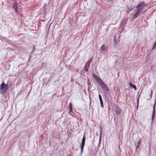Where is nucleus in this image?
<instances>
[{"instance_id":"1","label":"nucleus","mask_w":156,"mask_h":156,"mask_svg":"<svg viewBox=\"0 0 156 156\" xmlns=\"http://www.w3.org/2000/svg\"><path fill=\"white\" fill-rule=\"evenodd\" d=\"M9 88V86L7 84H6L3 81L2 84H1L0 88V93L3 94L6 90Z\"/></svg>"},{"instance_id":"2","label":"nucleus","mask_w":156,"mask_h":156,"mask_svg":"<svg viewBox=\"0 0 156 156\" xmlns=\"http://www.w3.org/2000/svg\"><path fill=\"white\" fill-rule=\"evenodd\" d=\"M98 83L99 84L102 89L104 90H105L106 91L108 90V87L105 84L102 80Z\"/></svg>"},{"instance_id":"3","label":"nucleus","mask_w":156,"mask_h":156,"mask_svg":"<svg viewBox=\"0 0 156 156\" xmlns=\"http://www.w3.org/2000/svg\"><path fill=\"white\" fill-rule=\"evenodd\" d=\"M85 134L83 135V138L82 140V143L80 144V147L81 149V153L82 154L83 149L85 143Z\"/></svg>"},{"instance_id":"4","label":"nucleus","mask_w":156,"mask_h":156,"mask_svg":"<svg viewBox=\"0 0 156 156\" xmlns=\"http://www.w3.org/2000/svg\"><path fill=\"white\" fill-rule=\"evenodd\" d=\"M144 5V2H140L136 6L137 10L141 12L142 10L143 6Z\"/></svg>"},{"instance_id":"5","label":"nucleus","mask_w":156,"mask_h":156,"mask_svg":"<svg viewBox=\"0 0 156 156\" xmlns=\"http://www.w3.org/2000/svg\"><path fill=\"white\" fill-rule=\"evenodd\" d=\"M93 76L94 78L96 80L98 83H100L102 80L98 76L96 75L94 73L93 74Z\"/></svg>"},{"instance_id":"6","label":"nucleus","mask_w":156,"mask_h":156,"mask_svg":"<svg viewBox=\"0 0 156 156\" xmlns=\"http://www.w3.org/2000/svg\"><path fill=\"white\" fill-rule=\"evenodd\" d=\"M155 112V103H154V107L153 108V114L152 116V120H153L154 119V114Z\"/></svg>"},{"instance_id":"7","label":"nucleus","mask_w":156,"mask_h":156,"mask_svg":"<svg viewBox=\"0 0 156 156\" xmlns=\"http://www.w3.org/2000/svg\"><path fill=\"white\" fill-rule=\"evenodd\" d=\"M141 13V12L137 11L135 14L133 15L134 18H136L137 17L140 15Z\"/></svg>"},{"instance_id":"8","label":"nucleus","mask_w":156,"mask_h":156,"mask_svg":"<svg viewBox=\"0 0 156 156\" xmlns=\"http://www.w3.org/2000/svg\"><path fill=\"white\" fill-rule=\"evenodd\" d=\"M100 49L102 51H107V49L105 44H103L101 47Z\"/></svg>"},{"instance_id":"9","label":"nucleus","mask_w":156,"mask_h":156,"mask_svg":"<svg viewBox=\"0 0 156 156\" xmlns=\"http://www.w3.org/2000/svg\"><path fill=\"white\" fill-rule=\"evenodd\" d=\"M142 142V140L141 139H140L138 141V142L137 144V145L136 146V149H137L140 146V144Z\"/></svg>"},{"instance_id":"10","label":"nucleus","mask_w":156,"mask_h":156,"mask_svg":"<svg viewBox=\"0 0 156 156\" xmlns=\"http://www.w3.org/2000/svg\"><path fill=\"white\" fill-rule=\"evenodd\" d=\"M121 112V109L119 107H117L116 109V112L117 114H119Z\"/></svg>"},{"instance_id":"11","label":"nucleus","mask_w":156,"mask_h":156,"mask_svg":"<svg viewBox=\"0 0 156 156\" xmlns=\"http://www.w3.org/2000/svg\"><path fill=\"white\" fill-rule=\"evenodd\" d=\"M13 8L15 9V11L16 12H17V5L16 4L14 3L13 5Z\"/></svg>"},{"instance_id":"12","label":"nucleus","mask_w":156,"mask_h":156,"mask_svg":"<svg viewBox=\"0 0 156 156\" xmlns=\"http://www.w3.org/2000/svg\"><path fill=\"white\" fill-rule=\"evenodd\" d=\"M129 85L130 86L132 87V88H133L135 90H136V87L135 86L133 85L131 83H129Z\"/></svg>"},{"instance_id":"13","label":"nucleus","mask_w":156,"mask_h":156,"mask_svg":"<svg viewBox=\"0 0 156 156\" xmlns=\"http://www.w3.org/2000/svg\"><path fill=\"white\" fill-rule=\"evenodd\" d=\"M133 8H134V7H133L132 6H131V7L128 8V10L127 11V13H129V11H130L131 10H133Z\"/></svg>"},{"instance_id":"14","label":"nucleus","mask_w":156,"mask_h":156,"mask_svg":"<svg viewBox=\"0 0 156 156\" xmlns=\"http://www.w3.org/2000/svg\"><path fill=\"white\" fill-rule=\"evenodd\" d=\"M98 96H99V98L100 99V102L103 101L102 100V99L101 97V95L99 94Z\"/></svg>"},{"instance_id":"15","label":"nucleus","mask_w":156,"mask_h":156,"mask_svg":"<svg viewBox=\"0 0 156 156\" xmlns=\"http://www.w3.org/2000/svg\"><path fill=\"white\" fill-rule=\"evenodd\" d=\"M69 105H70V110H72V103L70 102L69 104Z\"/></svg>"},{"instance_id":"16","label":"nucleus","mask_w":156,"mask_h":156,"mask_svg":"<svg viewBox=\"0 0 156 156\" xmlns=\"http://www.w3.org/2000/svg\"><path fill=\"white\" fill-rule=\"evenodd\" d=\"M156 46V41H155V43L154 44V47H153V48H152L153 50L155 47Z\"/></svg>"},{"instance_id":"17","label":"nucleus","mask_w":156,"mask_h":156,"mask_svg":"<svg viewBox=\"0 0 156 156\" xmlns=\"http://www.w3.org/2000/svg\"><path fill=\"white\" fill-rule=\"evenodd\" d=\"M100 104H101V106L102 107H103V101H102L100 102Z\"/></svg>"},{"instance_id":"18","label":"nucleus","mask_w":156,"mask_h":156,"mask_svg":"<svg viewBox=\"0 0 156 156\" xmlns=\"http://www.w3.org/2000/svg\"><path fill=\"white\" fill-rule=\"evenodd\" d=\"M124 23V24H125V23H126V22H125V21H123V23Z\"/></svg>"}]
</instances>
